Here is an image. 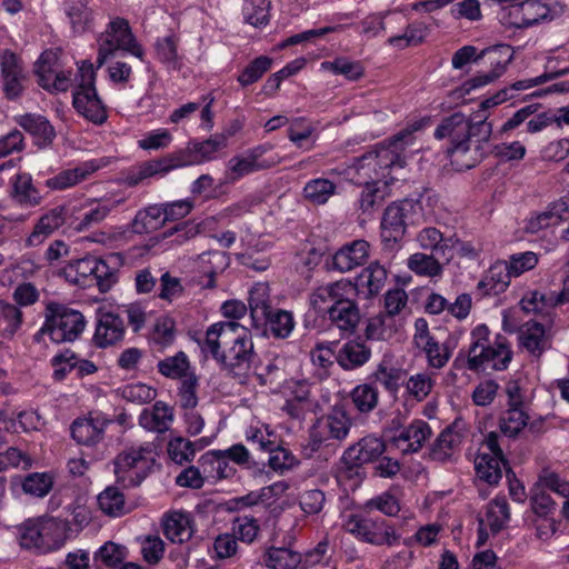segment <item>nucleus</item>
<instances>
[{
  "label": "nucleus",
  "mask_w": 569,
  "mask_h": 569,
  "mask_svg": "<svg viewBox=\"0 0 569 569\" xmlns=\"http://www.w3.org/2000/svg\"><path fill=\"white\" fill-rule=\"evenodd\" d=\"M17 123L26 130L39 147L49 146L54 137L56 131L47 118L41 114L26 113L16 117Z\"/></svg>",
  "instance_id": "25"
},
{
  "label": "nucleus",
  "mask_w": 569,
  "mask_h": 569,
  "mask_svg": "<svg viewBox=\"0 0 569 569\" xmlns=\"http://www.w3.org/2000/svg\"><path fill=\"white\" fill-rule=\"evenodd\" d=\"M487 519L490 530L498 533L510 519L509 505L506 498H495L488 507Z\"/></svg>",
  "instance_id": "54"
},
{
  "label": "nucleus",
  "mask_w": 569,
  "mask_h": 569,
  "mask_svg": "<svg viewBox=\"0 0 569 569\" xmlns=\"http://www.w3.org/2000/svg\"><path fill=\"white\" fill-rule=\"evenodd\" d=\"M86 325V319L80 311L50 302L47 305L46 321L39 333L48 335L56 343L71 342L79 338Z\"/></svg>",
  "instance_id": "4"
},
{
  "label": "nucleus",
  "mask_w": 569,
  "mask_h": 569,
  "mask_svg": "<svg viewBox=\"0 0 569 569\" xmlns=\"http://www.w3.org/2000/svg\"><path fill=\"white\" fill-rule=\"evenodd\" d=\"M481 59H487L492 71L501 76L506 67L513 59V49L510 44L501 43L480 51Z\"/></svg>",
  "instance_id": "45"
},
{
  "label": "nucleus",
  "mask_w": 569,
  "mask_h": 569,
  "mask_svg": "<svg viewBox=\"0 0 569 569\" xmlns=\"http://www.w3.org/2000/svg\"><path fill=\"white\" fill-rule=\"evenodd\" d=\"M158 456L152 441L126 447L113 461L117 482L123 487L139 486L156 467Z\"/></svg>",
  "instance_id": "3"
},
{
  "label": "nucleus",
  "mask_w": 569,
  "mask_h": 569,
  "mask_svg": "<svg viewBox=\"0 0 569 569\" xmlns=\"http://www.w3.org/2000/svg\"><path fill=\"white\" fill-rule=\"evenodd\" d=\"M127 548L112 541L106 542L94 553L96 563L109 568L118 567L127 558Z\"/></svg>",
  "instance_id": "52"
},
{
  "label": "nucleus",
  "mask_w": 569,
  "mask_h": 569,
  "mask_svg": "<svg viewBox=\"0 0 569 569\" xmlns=\"http://www.w3.org/2000/svg\"><path fill=\"white\" fill-rule=\"evenodd\" d=\"M46 550L58 546L66 532V522L57 518H40Z\"/></svg>",
  "instance_id": "61"
},
{
  "label": "nucleus",
  "mask_w": 569,
  "mask_h": 569,
  "mask_svg": "<svg viewBox=\"0 0 569 569\" xmlns=\"http://www.w3.org/2000/svg\"><path fill=\"white\" fill-rule=\"evenodd\" d=\"M356 296V283L350 279H341L328 287L318 288L310 298L316 312L328 313L329 303H336L341 297Z\"/></svg>",
  "instance_id": "23"
},
{
  "label": "nucleus",
  "mask_w": 569,
  "mask_h": 569,
  "mask_svg": "<svg viewBox=\"0 0 569 569\" xmlns=\"http://www.w3.org/2000/svg\"><path fill=\"white\" fill-rule=\"evenodd\" d=\"M173 140L172 133L167 128H158L146 132L139 140L138 147L142 150L154 151L166 149Z\"/></svg>",
  "instance_id": "56"
},
{
  "label": "nucleus",
  "mask_w": 569,
  "mask_h": 569,
  "mask_svg": "<svg viewBox=\"0 0 569 569\" xmlns=\"http://www.w3.org/2000/svg\"><path fill=\"white\" fill-rule=\"evenodd\" d=\"M53 485L52 477L47 472H34L28 475L23 482L22 489L26 493L33 497L42 498L49 493Z\"/></svg>",
  "instance_id": "58"
},
{
  "label": "nucleus",
  "mask_w": 569,
  "mask_h": 569,
  "mask_svg": "<svg viewBox=\"0 0 569 569\" xmlns=\"http://www.w3.org/2000/svg\"><path fill=\"white\" fill-rule=\"evenodd\" d=\"M491 134L492 123L486 116L473 114L468 119L462 112L443 118L435 130L437 139L449 141L447 154L459 171L471 169L483 159Z\"/></svg>",
  "instance_id": "1"
},
{
  "label": "nucleus",
  "mask_w": 569,
  "mask_h": 569,
  "mask_svg": "<svg viewBox=\"0 0 569 569\" xmlns=\"http://www.w3.org/2000/svg\"><path fill=\"white\" fill-rule=\"evenodd\" d=\"M158 371L168 379L184 380L187 377L194 376L190 371L188 356L183 351L174 356L166 357L157 363Z\"/></svg>",
  "instance_id": "41"
},
{
  "label": "nucleus",
  "mask_w": 569,
  "mask_h": 569,
  "mask_svg": "<svg viewBox=\"0 0 569 569\" xmlns=\"http://www.w3.org/2000/svg\"><path fill=\"white\" fill-rule=\"evenodd\" d=\"M506 458L495 457L491 453H478L475 459L477 476L489 485H497L502 477V467L506 468Z\"/></svg>",
  "instance_id": "36"
},
{
  "label": "nucleus",
  "mask_w": 569,
  "mask_h": 569,
  "mask_svg": "<svg viewBox=\"0 0 569 569\" xmlns=\"http://www.w3.org/2000/svg\"><path fill=\"white\" fill-rule=\"evenodd\" d=\"M389 194V186L380 179L366 182L360 199V208L363 213H371L382 206Z\"/></svg>",
  "instance_id": "39"
},
{
  "label": "nucleus",
  "mask_w": 569,
  "mask_h": 569,
  "mask_svg": "<svg viewBox=\"0 0 569 569\" xmlns=\"http://www.w3.org/2000/svg\"><path fill=\"white\" fill-rule=\"evenodd\" d=\"M21 321V311L16 306L10 303L0 305V328L4 337L11 338L20 328Z\"/></svg>",
  "instance_id": "63"
},
{
  "label": "nucleus",
  "mask_w": 569,
  "mask_h": 569,
  "mask_svg": "<svg viewBox=\"0 0 569 569\" xmlns=\"http://www.w3.org/2000/svg\"><path fill=\"white\" fill-rule=\"evenodd\" d=\"M163 532L174 543L188 541L193 533L190 515L181 511L169 513L163 520Z\"/></svg>",
  "instance_id": "34"
},
{
  "label": "nucleus",
  "mask_w": 569,
  "mask_h": 569,
  "mask_svg": "<svg viewBox=\"0 0 569 569\" xmlns=\"http://www.w3.org/2000/svg\"><path fill=\"white\" fill-rule=\"evenodd\" d=\"M271 149V144H259L231 157L226 163L223 183L233 184L251 173L277 164L279 158L263 159V156Z\"/></svg>",
  "instance_id": "8"
},
{
  "label": "nucleus",
  "mask_w": 569,
  "mask_h": 569,
  "mask_svg": "<svg viewBox=\"0 0 569 569\" xmlns=\"http://www.w3.org/2000/svg\"><path fill=\"white\" fill-rule=\"evenodd\" d=\"M63 224H68L64 206L51 209L36 223L32 232L27 239V244L30 247L41 244L50 234Z\"/></svg>",
  "instance_id": "24"
},
{
  "label": "nucleus",
  "mask_w": 569,
  "mask_h": 569,
  "mask_svg": "<svg viewBox=\"0 0 569 569\" xmlns=\"http://www.w3.org/2000/svg\"><path fill=\"white\" fill-rule=\"evenodd\" d=\"M337 482L341 487L345 497H341V526L350 533L356 532V510L347 507L349 495L356 491V453L353 446L349 447L340 459L337 471Z\"/></svg>",
  "instance_id": "11"
},
{
  "label": "nucleus",
  "mask_w": 569,
  "mask_h": 569,
  "mask_svg": "<svg viewBox=\"0 0 569 569\" xmlns=\"http://www.w3.org/2000/svg\"><path fill=\"white\" fill-rule=\"evenodd\" d=\"M336 192V186L328 179L317 178L306 183L305 198L315 204H325Z\"/></svg>",
  "instance_id": "48"
},
{
  "label": "nucleus",
  "mask_w": 569,
  "mask_h": 569,
  "mask_svg": "<svg viewBox=\"0 0 569 569\" xmlns=\"http://www.w3.org/2000/svg\"><path fill=\"white\" fill-rule=\"evenodd\" d=\"M356 296L341 297L328 309L329 317L342 332L352 333L356 328Z\"/></svg>",
  "instance_id": "32"
},
{
  "label": "nucleus",
  "mask_w": 569,
  "mask_h": 569,
  "mask_svg": "<svg viewBox=\"0 0 569 569\" xmlns=\"http://www.w3.org/2000/svg\"><path fill=\"white\" fill-rule=\"evenodd\" d=\"M199 465L206 479L217 481L230 478L236 473V468L229 463L222 450H209L199 459Z\"/></svg>",
  "instance_id": "26"
},
{
  "label": "nucleus",
  "mask_w": 569,
  "mask_h": 569,
  "mask_svg": "<svg viewBox=\"0 0 569 569\" xmlns=\"http://www.w3.org/2000/svg\"><path fill=\"white\" fill-rule=\"evenodd\" d=\"M117 51H126L139 59L143 57V49L131 32L129 22L122 18L112 19L106 30L98 38V66H102Z\"/></svg>",
  "instance_id": "6"
},
{
  "label": "nucleus",
  "mask_w": 569,
  "mask_h": 569,
  "mask_svg": "<svg viewBox=\"0 0 569 569\" xmlns=\"http://www.w3.org/2000/svg\"><path fill=\"white\" fill-rule=\"evenodd\" d=\"M98 505L103 513L119 517L126 512L123 495L113 487H108L98 496Z\"/></svg>",
  "instance_id": "50"
},
{
  "label": "nucleus",
  "mask_w": 569,
  "mask_h": 569,
  "mask_svg": "<svg viewBox=\"0 0 569 569\" xmlns=\"http://www.w3.org/2000/svg\"><path fill=\"white\" fill-rule=\"evenodd\" d=\"M113 206L106 201L83 199L64 206L68 226L76 231H83L104 220Z\"/></svg>",
  "instance_id": "12"
},
{
  "label": "nucleus",
  "mask_w": 569,
  "mask_h": 569,
  "mask_svg": "<svg viewBox=\"0 0 569 569\" xmlns=\"http://www.w3.org/2000/svg\"><path fill=\"white\" fill-rule=\"evenodd\" d=\"M66 278L76 284L88 286L92 281V256L77 259L64 268Z\"/></svg>",
  "instance_id": "49"
},
{
  "label": "nucleus",
  "mask_w": 569,
  "mask_h": 569,
  "mask_svg": "<svg viewBox=\"0 0 569 569\" xmlns=\"http://www.w3.org/2000/svg\"><path fill=\"white\" fill-rule=\"evenodd\" d=\"M419 348L425 351L428 365L432 368L441 369L450 359V350L446 346H441L433 337L423 342Z\"/></svg>",
  "instance_id": "64"
},
{
  "label": "nucleus",
  "mask_w": 569,
  "mask_h": 569,
  "mask_svg": "<svg viewBox=\"0 0 569 569\" xmlns=\"http://www.w3.org/2000/svg\"><path fill=\"white\" fill-rule=\"evenodd\" d=\"M269 0H244L243 17L244 20L253 27L264 26L269 22Z\"/></svg>",
  "instance_id": "53"
},
{
  "label": "nucleus",
  "mask_w": 569,
  "mask_h": 569,
  "mask_svg": "<svg viewBox=\"0 0 569 569\" xmlns=\"http://www.w3.org/2000/svg\"><path fill=\"white\" fill-rule=\"evenodd\" d=\"M489 336L490 330L486 325L475 327L468 350H460L452 366L457 369L467 367L473 372L506 370L513 357L510 342L502 335H497L493 341Z\"/></svg>",
  "instance_id": "2"
},
{
  "label": "nucleus",
  "mask_w": 569,
  "mask_h": 569,
  "mask_svg": "<svg viewBox=\"0 0 569 569\" xmlns=\"http://www.w3.org/2000/svg\"><path fill=\"white\" fill-rule=\"evenodd\" d=\"M407 267L416 274L422 277L433 278L442 273L440 262L433 256L422 252L411 254L407 260Z\"/></svg>",
  "instance_id": "47"
},
{
  "label": "nucleus",
  "mask_w": 569,
  "mask_h": 569,
  "mask_svg": "<svg viewBox=\"0 0 569 569\" xmlns=\"http://www.w3.org/2000/svg\"><path fill=\"white\" fill-rule=\"evenodd\" d=\"M563 12V7L553 0H526L513 7L512 14L519 27H530L541 21L553 20Z\"/></svg>",
  "instance_id": "14"
},
{
  "label": "nucleus",
  "mask_w": 569,
  "mask_h": 569,
  "mask_svg": "<svg viewBox=\"0 0 569 569\" xmlns=\"http://www.w3.org/2000/svg\"><path fill=\"white\" fill-rule=\"evenodd\" d=\"M413 143V131L403 129L389 139L387 146H380L376 149L358 157V169H365L366 166L372 167L376 171L388 169L395 166L402 167L405 158L402 152L408 146Z\"/></svg>",
  "instance_id": "7"
},
{
  "label": "nucleus",
  "mask_w": 569,
  "mask_h": 569,
  "mask_svg": "<svg viewBox=\"0 0 569 569\" xmlns=\"http://www.w3.org/2000/svg\"><path fill=\"white\" fill-rule=\"evenodd\" d=\"M110 420L102 412H90L88 416L76 419L70 429L73 440L82 446H96L104 436Z\"/></svg>",
  "instance_id": "16"
},
{
  "label": "nucleus",
  "mask_w": 569,
  "mask_h": 569,
  "mask_svg": "<svg viewBox=\"0 0 569 569\" xmlns=\"http://www.w3.org/2000/svg\"><path fill=\"white\" fill-rule=\"evenodd\" d=\"M330 346L318 345L310 353L311 362L316 368L315 375L320 379L329 376V369L333 365L332 358L336 355L338 365L345 370L356 368V340L350 339L345 343L338 342Z\"/></svg>",
  "instance_id": "10"
},
{
  "label": "nucleus",
  "mask_w": 569,
  "mask_h": 569,
  "mask_svg": "<svg viewBox=\"0 0 569 569\" xmlns=\"http://www.w3.org/2000/svg\"><path fill=\"white\" fill-rule=\"evenodd\" d=\"M2 89L7 98H18L23 89L27 73L16 53L4 50L0 54Z\"/></svg>",
  "instance_id": "18"
},
{
  "label": "nucleus",
  "mask_w": 569,
  "mask_h": 569,
  "mask_svg": "<svg viewBox=\"0 0 569 569\" xmlns=\"http://www.w3.org/2000/svg\"><path fill=\"white\" fill-rule=\"evenodd\" d=\"M387 279V270L379 262H371L358 274V296L363 295L365 298L377 296Z\"/></svg>",
  "instance_id": "33"
},
{
  "label": "nucleus",
  "mask_w": 569,
  "mask_h": 569,
  "mask_svg": "<svg viewBox=\"0 0 569 569\" xmlns=\"http://www.w3.org/2000/svg\"><path fill=\"white\" fill-rule=\"evenodd\" d=\"M196 154L193 150H191V142H188L186 148L178 150L171 153L169 157L159 159V163H161V169L163 174L170 172L171 170L197 166Z\"/></svg>",
  "instance_id": "60"
},
{
  "label": "nucleus",
  "mask_w": 569,
  "mask_h": 569,
  "mask_svg": "<svg viewBox=\"0 0 569 569\" xmlns=\"http://www.w3.org/2000/svg\"><path fill=\"white\" fill-rule=\"evenodd\" d=\"M120 393L127 401L143 405L152 401L157 397V390L142 382H132L123 386Z\"/></svg>",
  "instance_id": "59"
},
{
  "label": "nucleus",
  "mask_w": 569,
  "mask_h": 569,
  "mask_svg": "<svg viewBox=\"0 0 569 569\" xmlns=\"http://www.w3.org/2000/svg\"><path fill=\"white\" fill-rule=\"evenodd\" d=\"M34 72L46 90L67 91L71 84V72L60 69L58 53L53 50H47L39 57Z\"/></svg>",
  "instance_id": "13"
},
{
  "label": "nucleus",
  "mask_w": 569,
  "mask_h": 569,
  "mask_svg": "<svg viewBox=\"0 0 569 569\" xmlns=\"http://www.w3.org/2000/svg\"><path fill=\"white\" fill-rule=\"evenodd\" d=\"M431 436V428L425 420L416 419L409 426L403 427L400 432L389 437L392 446L402 453L418 452L427 439Z\"/></svg>",
  "instance_id": "20"
},
{
  "label": "nucleus",
  "mask_w": 569,
  "mask_h": 569,
  "mask_svg": "<svg viewBox=\"0 0 569 569\" xmlns=\"http://www.w3.org/2000/svg\"><path fill=\"white\" fill-rule=\"evenodd\" d=\"M386 445L381 438L365 437L358 441V462H372L385 452Z\"/></svg>",
  "instance_id": "62"
},
{
  "label": "nucleus",
  "mask_w": 569,
  "mask_h": 569,
  "mask_svg": "<svg viewBox=\"0 0 569 569\" xmlns=\"http://www.w3.org/2000/svg\"><path fill=\"white\" fill-rule=\"evenodd\" d=\"M94 67L90 61L78 63L77 87L73 92V107L87 120L101 124L107 119L106 108L94 87Z\"/></svg>",
  "instance_id": "5"
},
{
  "label": "nucleus",
  "mask_w": 569,
  "mask_h": 569,
  "mask_svg": "<svg viewBox=\"0 0 569 569\" xmlns=\"http://www.w3.org/2000/svg\"><path fill=\"white\" fill-rule=\"evenodd\" d=\"M248 302L253 325L256 327L262 326V322L268 318V315L272 310L268 283H254L249 291Z\"/></svg>",
  "instance_id": "31"
},
{
  "label": "nucleus",
  "mask_w": 569,
  "mask_h": 569,
  "mask_svg": "<svg viewBox=\"0 0 569 569\" xmlns=\"http://www.w3.org/2000/svg\"><path fill=\"white\" fill-rule=\"evenodd\" d=\"M123 319L111 309L101 307L98 310V320L93 336L94 343L106 348L117 343L124 337Z\"/></svg>",
  "instance_id": "19"
},
{
  "label": "nucleus",
  "mask_w": 569,
  "mask_h": 569,
  "mask_svg": "<svg viewBox=\"0 0 569 569\" xmlns=\"http://www.w3.org/2000/svg\"><path fill=\"white\" fill-rule=\"evenodd\" d=\"M358 538L376 546H392L399 539L395 529L387 525L383 518L358 519Z\"/></svg>",
  "instance_id": "22"
},
{
  "label": "nucleus",
  "mask_w": 569,
  "mask_h": 569,
  "mask_svg": "<svg viewBox=\"0 0 569 569\" xmlns=\"http://www.w3.org/2000/svg\"><path fill=\"white\" fill-rule=\"evenodd\" d=\"M262 326H267L273 337L284 339L291 335L295 328V320L289 311L271 310Z\"/></svg>",
  "instance_id": "46"
},
{
  "label": "nucleus",
  "mask_w": 569,
  "mask_h": 569,
  "mask_svg": "<svg viewBox=\"0 0 569 569\" xmlns=\"http://www.w3.org/2000/svg\"><path fill=\"white\" fill-rule=\"evenodd\" d=\"M528 418L521 406L510 407L501 418L500 429L503 435L516 437L527 426Z\"/></svg>",
  "instance_id": "55"
},
{
  "label": "nucleus",
  "mask_w": 569,
  "mask_h": 569,
  "mask_svg": "<svg viewBox=\"0 0 569 569\" xmlns=\"http://www.w3.org/2000/svg\"><path fill=\"white\" fill-rule=\"evenodd\" d=\"M421 206L413 199H403L389 204L381 219V237L386 242H398L409 223H415Z\"/></svg>",
  "instance_id": "9"
},
{
  "label": "nucleus",
  "mask_w": 569,
  "mask_h": 569,
  "mask_svg": "<svg viewBox=\"0 0 569 569\" xmlns=\"http://www.w3.org/2000/svg\"><path fill=\"white\" fill-rule=\"evenodd\" d=\"M460 442V436L450 427H447L433 441L430 448V458L441 462L449 460Z\"/></svg>",
  "instance_id": "42"
},
{
  "label": "nucleus",
  "mask_w": 569,
  "mask_h": 569,
  "mask_svg": "<svg viewBox=\"0 0 569 569\" xmlns=\"http://www.w3.org/2000/svg\"><path fill=\"white\" fill-rule=\"evenodd\" d=\"M545 327L539 322H527L520 331V343L531 355L540 357L545 351Z\"/></svg>",
  "instance_id": "43"
},
{
  "label": "nucleus",
  "mask_w": 569,
  "mask_h": 569,
  "mask_svg": "<svg viewBox=\"0 0 569 569\" xmlns=\"http://www.w3.org/2000/svg\"><path fill=\"white\" fill-rule=\"evenodd\" d=\"M513 277L507 261H498L492 264L483 279L478 282V290L483 295H499L510 284Z\"/></svg>",
  "instance_id": "28"
},
{
  "label": "nucleus",
  "mask_w": 569,
  "mask_h": 569,
  "mask_svg": "<svg viewBox=\"0 0 569 569\" xmlns=\"http://www.w3.org/2000/svg\"><path fill=\"white\" fill-rule=\"evenodd\" d=\"M252 356L253 342L251 333L246 327L236 322L221 365L228 368L242 367L250 362Z\"/></svg>",
  "instance_id": "17"
},
{
  "label": "nucleus",
  "mask_w": 569,
  "mask_h": 569,
  "mask_svg": "<svg viewBox=\"0 0 569 569\" xmlns=\"http://www.w3.org/2000/svg\"><path fill=\"white\" fill-rule=\"evenodd\" d=\"M89 0H66L63 12L73 33L81 34L90 29L93 13Z\"/></svg>",
  "instance_id": "30"
},
{
  "label": "nucleus",
  "mask_w": 569,
  "mask_h": 569,
  "mask_svg": "<svg viewBox=\"0 0 569 569\" xmlns=\"http://www.w3.org/2000/svg\"><path fill=\"white\" fill-rule=\"evenodd\" d=\"M13 191L14 198L26 206H36L41 200V196L33 187L31 176L28 173H21L16 177Z\"/></svg>",
  "instance_id": "51"
},
{
  "label": "nucleus",
  "mask_w": 569,
  "mask_h": 569,
  "mask_svg": "<svg viewBox=\"0 0 569 569\" xmlns=\"http://www.w3.org/2000/svg\"><path fill=\"white\" fill-rule=\"evenodd\" d=\"M109 161L106 158L90 159L79 163L72 169H67L48 180L51 189L62 190L73 187L87 179L94 172L104 168Z\"/></svg>",
  "instance_id": "21"
},
{
  "label": "nucleus",
  "mask_w": 569,
  "mask_h": 569,
  "mask_svg": "<svg viewBox=\"0 0 569 569\" xmlns=\"http://www.w3.org/2000/svg\"><path fill=\"white\" fill-rule=\"evenodd\" d=\"M236 322L237 321H219L209 326L204 332V337L198 340L201 353L204 357L210 356L221 363Z\"/></svg>",
  "instance_id": "15"
},
{
  "label": "nucleus",
  "mask_w": 569,
  "mask_h": 569,
  "mask_svg": "<svg viewBox=\"0 0 569 569\" xmlns=\"http://www.w3.org/2000/svg\"><path fill=\"white\" fill-rule=\"evenodd\" d=\"M173 421L172 408L162 401H158L151 409H143L139 416V425L153 432L167 431Z\"/></svg>",
  "instance_id": "29"
},
{
  "label": "nucleus",
  "mask_w": 569,
  "mask_h": 569,
  "mask_svg": "<svg viewBox=\"0 0 569 569\" xmlns=\"http://www.w3.org/2000/svg\"><path fill=\"white\" fill-rule=\"evenodd\" d=\"M246 439L262 451L271 450L280 443V437L277 431L271 426L259 420H253L248 426Z\"/></svg>",
  "instance_id": "37"
},
{
  "label": "nucleus",
  "mask_w": 569,
  "mask_h": 569,
  "mask_svg": "<svg viewBox=\"0 0 569 569\" xmlns=\"http://www.w3.org/2000/svg\"><path fill=\"white\" fill-rule=\"evenodd\" d=\"M300 560L298 552L284 547H271L264 556V562L270 569H296Z\"/></svg>",
  "instance_id": "44"
},
{
  "label": "nucleus",
  "mask_w": 569,
  "mask_h": 569,
  "mask_svg": "<svg viewBox=\"0 0 569 569\" xmlns=\"http://www.w3.org/2000/svg\"><path fill=\"white\" fill-rule=\"evenodd\" d=\"M198 269L211 279L228 266V257L222 251H208L198 257Z\"/></svg>",
  "instance_id": "57"
},
{
  "label": "nucleus",
  "mask_w": 569,
  "mask_h": 569,
  "mask_svg": "<svg viewBox=\"0 0 569 569\" xmlns=\"http://www.w3.org/2000/svg\"><path fill=\"white\" fill-rule=\"evenodd\" d=\"M349 427V419L345 411L333 409L325 420L318 422L315 428V436L319 435V440L327 438L342 439L348 435Z\"/></svg>",
  "instance_id": "35"
},
{
  "label": "nucleus",
  "mask_w": 569,
  "mask_h": 569,
  "mask_svg": "<svg viewBox=\"0 0 569 569\" xmlns=\"http://www.w3.org/2000/svg\"><path fill=\"white\" fill-rule=\"evenodd\" d=\"M191 150L196 154L197 166L202 164L209 161H212L217 158V153L227 147L228 143V134H214L210 138L199 141L191 140Z\"/></svg>",
  "instance_id": "40"
},
{
  "label": "nucleus",
  "mask_w": 569,
  "mask_h": 569,
  "mask_svg": "<svg viewBox=\"0 0 569 569\" xmlns=\"http://www.w3.org/2000/svg\"><path fill=\"white\" fill-rule=\"evenodd\" d=\"M212 442V438L202 437L197 441L192 442L181 436L173 437L169 440L167 451L170 459L178 463L183 465L190 462L198 450H201Z\"/></svg>",
  "instance_id": "27"
},
{
  "label": "nucleus",
  "mask_w": 569,
  "mask_h": 569,
  "mask_svg": "<svg viewBox=\"0 0 569 569\" xmlns=\"http://www.w3.org/2000/svg\"><path fill=\"white\" fill-rule=\"evenodd\" d=\"M166 221L163 206L152 204L136 214L131 227L134 233H147L157 230Z\"/></svg>",
  "instance_id": "38"
}]
</instances>
